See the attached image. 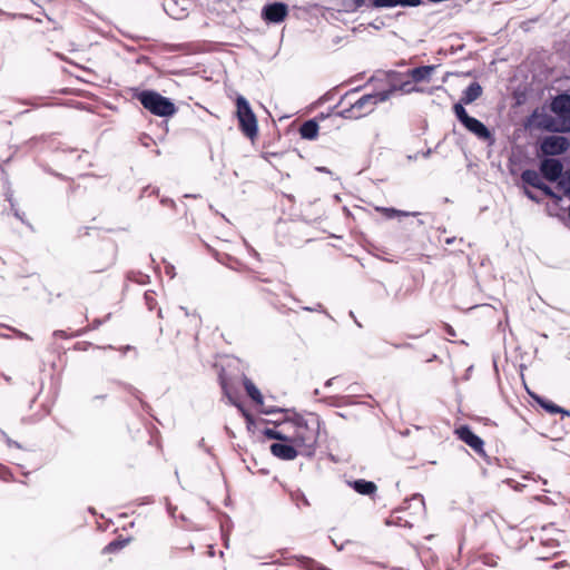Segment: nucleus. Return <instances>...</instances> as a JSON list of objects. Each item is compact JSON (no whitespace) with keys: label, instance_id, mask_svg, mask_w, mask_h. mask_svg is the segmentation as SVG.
I'll return each instance as SVG.
<instances>
[{"label":"nucleus","instance_id":"f257e3e1","mask_svg":"<svg viewBox=\"0 0 570 570\" xmlns=\"http://www.w3.org/2000/svg\"><path fill=\"white\" fill-rule=\"evenodd\" d=\"M318 433L320 423L315 416L311 415L304 419L298 414L274 424L273 428H265L263 430V434L267 439L293 443L301 448V455L304 456L314 455Z\"/></svg>","mask_w":570,"mask_h":570},{"label":"nucleus","instance_id":"f03ea898","mask_svg":"<svg viewBox=\"0 0 570 570\" xmlns=\"http://www.w3.org/2000/svg\"><path fill=\"white\" fill-rule=\"evenodd\" d=\"M358 89L346 92L338 101L337 114L345 119H360L373 112L380 102L387 100L392 90L365 94L357 97Z\"/></svg>","mask_w":570,"mask_h":570},{"label":"nucleus","instance_id":"7ed1b4c3","mask_svg":"<svg viewBox=\"0 0 570 570\" xmlns=\"http://www.w3.org/2000/svg\"><path fill=\"white\" fill-rule=\"evenodd\" d=\"M142 107L150 114L158 117H171L177 112V107L167 97L154 90H142L134 94Z\"/></svg>","mask_w":570,"mask_h":570},{"label":"nucleus","instance_id":"20e7f679","mask_svg":"<svg viewBox=\"0 0 570 570\" xmlns=\"http://www.w3.org/2000/svg\"><path fill=\"white\" fill-rule=\"evenodd\" d=\"M235 105L238 129L245 137L254 141L258 137V122L256 115L244 96L238 95L235 99Z\"/></svg>","mask_w":570,"mask_h":570},{"label":"nucleus","instance_id":"39448f33","mask_svg":"<svg viewBox=\"0 0 570 570\" xmlns=\"http://www.w3.org/2000/svg\"><path fill=\"white\" fill-rule=\"evenodd\" d=\"M551 110L557 118L551 119L546 128L556 132H570V95L557 96L551 102Z\"/></svg>","mask_w":570,"mask_h":570},{"label":"nucleus","instance_id":"423d86ee","mask_svg":"<svg viewBox=\"0 0 570 570\" xmlns=\"http://www.w3.org/2000/svg\"><path fill=\"white\" fill-rule=\"evenodd\" d=\"M453 112L458 120L463 125V127L480 140L489 141L492 140V134L489 128L479 119L471 117L462 104L453 105Z\"/></svg>","mask_w":570,"mask_h":570},{"label":"nucleus","instance_id":"0eeeda50","mask_svg":"<svg viewBox=\"0 0 570 570\" xmlns=\"http://www.w3.org/2000/svg\"><path fill=\"white\" fill-rule=\"evenodd\" d=\"M116 262V246L108 244L106 248L96 250L89 258L88 265L91 273H102Z\"/></svg>","mask_w":570,"mask_h":570},{"label":"nucleus","instance_id":"6e6552de","mask_svg":"<svg viewBox=\"0 0 570 570\" xmlns=\"http://www.w3.org/2000/svg\"><path fill=\"white\" fill-rule=\"evenodd\" d=\"M570 144L563 136H547L540 142V151L544 156H558L566 153Z\"/></svg>","mask_w":570,"mask_h":570},{"label":"nucleus","instance_id":"1a4fd4ad","mask_svg":"<svg viewBox=\"0 0 570 570\" xmlns=\"http://www.w3.org/2000/svg\"><path fill=\"white\" fill-rule=\"evenodd\" d=\"M456 438L469 445L476 454L485 456L483 440L474 434L469 425H460L454 430Z\"/></svg>","mask_w":570,"mask_h":570},{"label":"nucleus","instance_id":"9d476101","mask_svg":"<svg viewBox=\"0 0 570 570\" xmlns=\"http://www.w3.org/2000/svg\"><path fill=\"white\" fill-rule=\"evenodd\" d=\"M269 450L274 456L284 461H292L301 455V448L293 443L282 441L278 443H273Z\"/></svg>","mask_w":570,"mask_h":570},{"label":"nucleus","instance_id":"9b49d317","mask_svg":"<svg viewBox=\"0 0 570 570\" xmlns=\"http://www.w3.org/2000/svg\"><path fill=\"white\" fill-rule=\"evenodd\" d=\"M563 165L559 159L544 158L540 163V173L549 181H557L562 175Z\"/></svg>","mask_w":570,"mask_h":570},{"label":"nucleus","instance_id":"f8f14e48","mask_svg":"<svg viewBox=\"0 0 570 570\" xmlns=\"http://www.w3.org/2000/svg\"><path fill=\"white\" fill-rule=\"evenodd\" d=\"M288 9L285 3L275 2L264 7L262 16L264 20L273 23H279L285 20Z\"/></svg>","mask_w":570,"mask_h":570},{"label":"nucleus","instance_id":"ddd939ff","mask_svg":"<svg viewBox=\"0 0 570 570\" xmlns=\"http://www.w3.org/2000/svg\"><path fill=\"white\" fill-rule=\"evenodd\" d=\"M435 68H436L435 66L416 67V68L410 69L406 75L415 83L429 81L431 79V76L434 72Z\"/></svg>","mask_w":570,"mask_h":570},{"label":"nucleus","instance_id":"4468645a","mask_svg":"<svg viewBox=\"0 0 570 570\" xmlns=\"http://www.w3.org/2000/svg\"><path fill=\"white\" fill-rule=\"evenodd\" d=\"M483 89L479 82L474 81L468 86L463 91L460 101L458 104L470 105L482 96Z\"/></svg>","mask_w":570,"mask_h":570},{"label":"nucleus","instance_id":"2eb2a0df","mask_svg":"<svg viewBox=\"0 0 570 570\" xmlns=\"http://www.w3.org/2000/svg\"><path fill=\"white\" fill-rule=\"evenodd\" d=\"M352 488L360 494L363 495H374L377 491V485L373 481H367L364 479L355 480L351 483Z\"/></svg>","mask_w":570,"mask_h":570},{"label":"nucleus","instance_id":"dca6fc26","mask_svg":"<svg viewBox=\"0 0 570 570\" xmlns=\"http://www.w3.org/2000/svg\"><path fill=\"white\" fill-rule=\"evenodd\" d=\"M131 541V538H124L119 535L117 539L109 542L104 549V554H116L120 552L124 548H126L129 542Z\"/></svg>","mask_w":570,"mask_h":570},{"label":"nucleus","instance_id":"f3484780","mask_svg":"<svg viewBox=\"0 0 570 570\" xmlns=\"http://www.w3.org/2000/svg\"><path fill=\"white\" fill-rule=\"evenodd\" d=\"M243 384L247 395L252 399V401L256 405L262 406L264 403L263 395L261 391L257 389V386L254 384V382L248 377H244Z\"/></svg>","mask_w":570,"mask_h":570},{"label":"nucleus","instance_id":"a211bd4d","mask_svg":"<svg viewBox=\"0 0 570 570\" xmlns=\"http://www.w3.org/2000/svg\"><path fill=\"white\" fill-rule=\"evenodd\" d=\"M299 134H301V137L304 139H308V140L315 139L318 135L317 122L313 119L305 121L299 127Z\"/></svg>","mask_w":570,"mask_h":570},{"label":"nucleus","instance_id":"6ab92c4d","mask_svg":"<svg viewBox=\"0 0 570 570\" xmlns=\"http://www.w3.org/2000/svg\"><path fill=\"white\" fill-rule=\"evenodd\" d=\"M535 401L538 404L546 410L549 414H563L567 416H570V412L562 409L561 406L557 405L550 400L543 399V397H535Z\"/></svg>","mask_w":570,"mask_h":570},{"label":"nucleus","instance_id":"aec40b11","mask_svg":"<svg viewBox=\"0 0 570 570\" xmlns=\"http://www.w3.org/2000/svg\"><path fill=\"white\" fill-rule=\"evenodd\" d=\"M420 3V0H374L375 8H394L397 6L414 7Z\"/></svg>","mask_w":570,"mask_h":570},{"label":"nucleus","instance_id":"412c9836","mask_svg":"<svg viewBox=\"0 0 570 570\" xmlns=\"http://www.w3.org/2000/svg\"><path fill=\"white\" fill-rule=\"evenodd\" d=\"M521 179L524 184L530 185L534 188L540 187L542 183L540 174L533 169H525L521 174Z\"/></svg>","mask_w":570,"mask_h":570},{"label":"nucleus","instance_id":"4be33fe9","mask_svg":"<svg viewBox=\"0 0 570 570\" xmlns=\"http://www.w3.org/2000/svg\"><path fill=\"white\" fill-rule=\"evenodd\" d=\"M377 212H381L386 218H393L395 216H407L409 213L397 210L395 208L377 207Z\"/></svg>","mask_w":570,"mask_h":570},{"label":"nucleus","instance_id":"5701e85b","mask_svg":"<svg viewBox=\"0 0 570 570\" xmlns=\"http://www.w3.org/2000/svg\"><path fill=\"white\" fill-rule=\"evenodd\" d=\"M188 323H194V328L197 331L198 326H199V323H200V320L197 318V317H193L190 318L188 314H186L184 317L181 318H177L176 320V324L178 326H185L187 325Z\"/></svg>","mask_w":570,"mask_h":570},{"label":"nucleus","instance_id":"b1692460","mask_svg":"<svg viewBox=\"0 0 570 570\" xmlns=\"http://www.w3.org/2000/svg\"><path fill=\"white\" fill-rule=\"evenodd\" d=\"M219 379V384H220V387L224 392V394L229 399L232 400V393L229 391V384H228V380L227 377L225 376V374L222 372L218 376Z\"/></svg>","mask_w":570,"mask_h":570},{"label":"nucleus","instance_id":"393cba45","mask_svg":"<svg viewBox=\"0 0 570 570\" xmlns=\"http://www.w3.org/2000/svg\"><path fill=\"white\" fill-rule=\"evenodd\" d=\"M537 189H540L543 191V194L549 198L560 199V197L543 181L540 184V187Z\"/></svg>","mask_w":570,"mask_h":570},{"label":"nucleus","instance_id":"a878e982","mask_svg":"<svg viewBox=\"0 0 570 570\" xmlns=\"http://www.w3.org/2000/svg\"><path fill=\"white\" fill-rule=\"evenodd\" d=\"M145 301H146V305L148 306V308L150 311H153L157 305V301L154 296V293H149V292L145 293Z\"/></svg>","mask_w":570,"mask_h":570},{"label":"nucleus","instance_id":"bb28decb","mask_svg":"<svg viewBox=\"0 0 570 570\" xmlns=\"http://www.w3.org/2000/svg\"><path fill=\"white\" fill-rule=\"evenodd\" d=\"M261 291H262V293H264V294H266V295H268V296H272V297L269 298V302H271V303H272V304H273L277 309H281V306H278V304H277V299H276V296H277V295H276L272 289L266 288V287H263Z\"/></svg>","mask_w":570,"mask_h":570},{"label":"nucleus","instance_id":"cd10ccee","mask_svg":"<svg viewBox=\"0 0 570 570\" xmlns=\"http://www.w3.org/2000/svg\"><path fill=\"white\" fill-rule=\"evenodd\" d=\"M236 405L239 409V411L242 412L247 425L249 426V425L254 424L253 415L248 411H246L240 404H236Z\"/></svg>","mask_w":570,"mask_h":570},{"label":"nucleus","instance_id":"c85d7f7f","mask_svg":"<svg viewBox=\"0 0 570 570\" xmlns=\"http://www.w3.org/2000/svg\"><path fill=\"white\" fill-rule=\"evenodd\" d=\"M353 3L355 10L363 6H367L368 3H371L374 7V0H353Z\"/></svg>","mask_w":570,"mask_h":570},{"label":"nucleus","instance_id":"c756f323","mask_svg":"<svg viewBox=\"0 0 570 570\" xmlns=\"http://www.w3.org/2000/svg\"><path fill=\"white\" fill-rule=\"evenodd\" d=\"M443 331L451 337L456 336L455 330L448 323H443Z\"/></svg>","mask_w":570,"mask_h":570},{"label":"nucleus","instance_id":"7c9ffc66","mask_svg":"<svg viewBox=\"0 0 570 570\" xmlns=\"http://www.w3.org/2000/svg\"><path fill=\"white\" fill-rule=\"evenodd\" d=\"M279 291L285 295V296H291V288H289V285L288 284H281L279 285Z\"/></svg>","mask_w":570,"mask_h":570},{"label":"nucleus","instance_id":"2f4dec72","mask_svg":"<svg viewBox=\"0 0 570 570\" xmlns=\"http://www.w3.org/2000/svg\"><path fill=\"white\" fill-rule=\"evenodd\" d=\"M524 194H525V195H527V197H528V198H530L531 200L537 202V203L539 202V199L535 197V195H534L531 190H529V189H527V188H525V189H524Z\"/></svg>","mask_w":570,"mask_h":570},{"label":"nucleus","instance_id":"473e14b6","mask_svg":"<svg viewBox=\"0 0 570 570\" xmlns=\"http://www.w3.org/2000/svg\"><path fill=\"white\" fill-rule=\"evenodd\" d=\"M99 325H100V321L99 320H94L92 321V328H97Z\"/></svg>","mask_w":570,"mask_h":570},{"label":"nucleus","instance_id":"72a5a7b5","mask_svg":"<svg viewBox=\"0 0 570 570\" xmlns=\"http://www.w3.org/2000/svg\"><path fill=\"white\" fill-rule=\"evenodd\" d=\"M334 380H335V377L330 379V380L326 382V385H327V386L332 385V383H333V381H334Z\"/></svg>","mask_w":570,"mask_h":570},{"label":"nucleus","instance_id":"f704fd0d","mask_svg":"<svg viewBox=\"0 0 570 570\" xmlns=\"http://www.w3.org/2000/svg\"><path fill=\"white\" fill-rule=\"evenodd\" d=\"M426 332H429V330H425V332H422L421 334H417L414 337H421L423 335V333H426Z\"/></svg>","mask_w":570,"mask_h":570},{"label":"nucleus","instance_id":"c9c22d12","mask_svg":"<svg viewBox=\"0 0 570 570\" xmlns=\"http://www.w3.org/2000/svg\"><path fill=\"white\" fill-rule=\"evenodd\" d=\"M409 85H410V81H405V82H403V85H402V86H403V88H405V87H406V86H409Z\"/></svg>","mask_w":570,"mask_h":570},{"label":"nucleus","instance_id":"e433bc0d","mask_svg":"<svg viewBox=\"0 0 570 570\" xmlns=\"http://www.w3.org/2000/svg\"><path fill=\"white\" fill-rule=\"evenodd\" d=\"M569 218H570V207H569Z\"/></svg>","mask_w":570,"mask_h":570}]
</instances>
